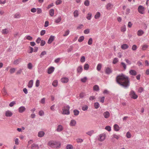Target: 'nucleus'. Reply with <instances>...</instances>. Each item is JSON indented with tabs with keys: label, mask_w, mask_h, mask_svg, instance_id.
Instances as JSON below:
<instances>
[{
	"label": "nucleus",
	"mask_w": 149,
	"mask_h": 149,
	"mask_svg": "<svg viewBox=\"0 0 149 149\" xmlns=\"http://www.w3.org/2000/svg\"><path fill=\"white\" fill-rule=\"evenodd\" d=\"M93 89L94 91H97L99 90V86L97 85H95L93 87Z\"/></svg>",
	"instance_id": "bb28decb"
},
{
	"label": "nucleus",
	"mask_w": 149,
	"mask_h": 149,
	"mask_svg": "<svg viewBox=\"0 0 149 149\" xmlns=\"http://www.w3.org/2000/svg\"><path fill=\"white\" fill-rule=\"evenodd\" d=\"M144 8L142 6H139L138 8V12L141 14H143L144 13Z\"/></svg>",
	"instance_id": "39448f33"
},
{
	"label": "nucleus",
	"mask_w": 149,
	"mask_h": 149,
	"mask_svg": "<svg viewBox=\"0 0 149 149\" xmlns=\"http://www.w3.org/2000/svg\"><path fill=\"white\" fill-rule=\"evenodd\" d=\"M100 16L101 14L100 12H97L95 15L94 17L95 19H98L100 17Z\"/></svg>",
	"instance_id": "393cba45"
},
{
	"label": "nucleus",
	"mask_w": 149,
	"mask_h": 149,
	"mask_svg": "<svg viewBox=\"0 0 149 149\" xmlns=\"http://www.w3.org/2000/svg\"><path fill=\"white\" fill-rule=\"evenodd\" d=\"M49 14L51 16H53L54 14V10L53 9H52L49 11Z\"/></svg>",
	"instance_id": "c756f323"
},
{
	"label": "nucleus",
	"mask_w": 149,
	"mask_h": 149,
	"mask_svg": "<svg viewBox=\"0 0 149 149\" xmlns=\"http://www.w3.org/2000/svg\"><path fill=\"white\" fill-rule=\"evenodd\" d=\"M103 115L105 118H108L110 116V113L108 111H106L104 112L103 113Z\"/></svg>",
	"instance_id": "9d476101"
},
{
	"label": "nucleus",
	"mask_w": 149,
	"mask_h": 149,
	"mask_svg": "<svg viewBox=\"0 0 149 149\" xmlns=\"http://www.w3.org/2000/svg\"><path fill=\"white\" fill-rule=\"evenodd\" d=\"M74 114L75 116H78L79 113V111L77 110V109H74L73 110V111Z\"/></svg>",
	"instance_id": "a878e982"
},
{
	"label": "nucleus",
	"mask_w": 149,
	"mask_h": 149,
	"mask_svg": "<svg viewBox=\"0 0 149 149\" xmlns=\"http://www.w3.org/2000/svg\"><path fill=\"white\" fill-rule=\"evenodd\" d=\"M74 17H77L79 15L78 12L77 10H76L74 12Z\"/></svg>",
	"instance_id": "49530a36"
},
{
	"label": "nucleus",
	"mask_w": 149,
	"mask_h": 149,
	"mask_svg": "<svg viewBox=\"0 0 149 149\" xmlns=\"http://www.w3.org/2000/svg\"><path fill=\"white\" fill-rule=\"evenodd\" d=\"M69 30H68L65 32V33L64 34H63V36L64 37L66 36L69 34Z\"/></svg>",
	"instance_id": "5fc2aeb1"
},
{
	"label": "nucleus",
	"mask_w": 149,
	"mask_h": 149,
	"mask_svg": "<svg viewBox=\"0 0 149 149\" xmlns=\"http://www.w3.org/2000/svg\"><path fill=\"white\" fill-rule=\"evenodd\" d=\"M88 108V107L87 105L83 106L82 107V109L84 111H86Z\"/></svg>",
	"instance_id": "37998d69"
},
{
	"label": "nucleus",
	"mask_w": 149,
	"mask_h": 149,
	"mask_svg": "<svg viewBox=\"0 0 149 149\" xmlns=\"http://www.w3.org/2000/svg\"><path fill=\"white\" fill-rule=\"evenodd\" d=\"M55 38V36L51 35L49 38L47 42V43L49 44H50L54 40Z\"/></svg>",
	"instance_id": "6e6552de"
},
{
	"label": "nucleus",
	"mask_w": 149,
	"mask_h": 149,
	"mask_svg": "<svg viewBox=\"0 0 149 149\" xmlns=\"http://www.w3.org/2000/svg\"><path fill=\"white\" fill-rule=\"evenodd\" d=\"M84 39V37L83 36H80L78 39V41L79 42H82Z\"/></svg>",
	"instance_id": "72a5a7b5"
},
{
	"label": "nucleus",
	"mask_w": 149,
	"mask_h": 149,
	"mask_svg": "<svg viewBox=\"0 0 149 149\" xmlns=\"http://www.w3.org/2000/svg\"><path fill=\"white\" fill-rule=\"evenodd\" d=\"M128 47V45L127 44H123L121 46V48L123 50L127 49Z\"/></svg>",
	"instance_id": "a211bd4d"
},
{
	"label": "nucleus",
	"mask_w": 149,
	"mask_h": 149,
	"mask_svg": "<svg viewBox=\"0 0 149 149\" xmlns=\"http://www.w3.org/2000/svg\"><path fill=\"white\" fill-rule=\"evenodd\" d=\"M32 65L31 63H29L27 65V68L28 69L31 70L32 68Z\"/></svg>",
	"instance_id": "a19ab883"
},
{
	"label": "nucleus",
	"mask_w": 149,
	"mask_h": 149,
	"mask_svg": "<svg viewBox=\"0 0 149 149\" xmlns=\"http://www.w3.org/2000/svg\"><path fill=\"white\" fill-rule=\"evenodd\" d=\"M46 43L45 41L43 40H41L40 42V45L41 46H44Z\"/></svg>",
	"instance_id": "de8ad7c7"
},
{
	"label": "nucleus",
	"mask_w": 149,
	"mask_h": 149,
	"mask_svg": "<svg viewBox=\"0 0 149 149\" xmlns=\"http://www.w3.org/2000/svg\"><path fill=\"white\" fill-rule=\"evenodd\" d=\"M33 81L31 80L29 82L28 86L29 88H31L33 86Z\"/></svg>",
	"instance_id": "6ab92c4d"
},
{
	"label": "nucleus",
	"mask_w": 149,
	"mask_h": 149,
	"mask_svg": "<svg viewBox=\"0 0 149 149\" xmlns=\"http://www.w3.org/2000/svg\"><path fill=\"white\" fill-rule=\"evenodd\" d=\"M68 79L67 77H64L62 78L61 79V81L63 83H65L68 82Z\"/></svg>",
	"instance_id": "4468645a"
},
{
	"label": "nucleus",
	"mask_w": 149,
	"mask_h": 149,
	"mask_svg": "<svg viewBox=\"0 0 149 149\" xmlns=\"http://www.w3.org/2000/svg\"><path fill=\"white\" fill-rule=\"evenodd\" d=\"M121 65L124 68V69L125 70L126 69V65L125 63H124L123 62H121Z\"/></svg>",
	"instance_id": "774afa93"
},
{
	"label": "nucleus",
	"mask_w": 149,
	"mask_h": 149,
	"mask_svg": "<svg viewBox=\"0 0 149 149\" xmlns=\"http://www.w3.org/2000/svg\"><path fill=\"white\" fill-rule=\"evenodd\" d=\"M137 49V47L135 45H132V49L133 51L136 50Z\"/></svg>",
	"instance_id": "8fccbe9b"
},
{
	"label": "nucleus",
	"mask_w": 149,
	"mask_h": 149,
	"mask_svg": "<svg viewBox=\"0 0 149 149\" xmlns=\"http://www.w3.org/2000/svg\"><path fill=\"white\" fill-rule=\"evenodd\" d=\"M88 16L86 17V18L88 19V20H90L91 19V16H92V14L91 13H88Z\"/></svg>",
	"instance_id": "79ce46f5"
},
{
	"label": "nucleus",
	"mask_w": 149,
	"mask_h": 149,
	"mask_svg": "<svg viewBox=\"0 0 149 149\" xmlns=\"http://www.w3.org/2000/svg\"><path fill=\"white\" fill-rule=\"evenodd\" d=\"M101 67H102L101 64L100 63L98 64L97 66V70L98 71H100L101 69Z\"/></svg>",
	"instance_id": "58836bf2"
},
{
	"label": "nucleus",
	"mask_w": 149,
	"mask_h": 149,
	"mask_svg": "<svg viewBox=\"0 0 149 149\" xmlns=\"http://www.w3.org/2000/svg\"><path fill=\"white\" fill-rule=\"evenodd\" d=\"M70 107L69 105H67L66 106L64 107L62 109L63 112L62 113L63 114L69 115L70 113L69 109Z\"/></svg>",
	"instance_id": "7ed1b4c3"
},
{
	"label": "nucleus",
	"mask_w": 149,
	"mask_h": 149,
	"mask_svg": "<svg viewBox=\"0 0 149 149\" xmlns=\"http://www.w3.org/2000/svg\"><path fill=\"white\" fill-rule=\"evenodd\" d=\"M129 95L132 98L134 99H137L138 97V95L136 94L135 92L133 90H132L130 92Z\"/></svg>",
	"instance_id": "20e7f679"
},
{
	"label": "nucleus",
	"mask_w": 149,
	"mask_h": 149,
	"mask_svg": "<svg viewBox=\"0 0 149 149\" xmlns=\"http://www.w3.org/2000/svg\"><path fill=\"white\" fill-rule=\"evenodd\" d=\"M144 31L140 29L137 32V35L139 36H141L144 33Z\"/></svg>",
	"instance_id": "5701e85b"
},
{
	"label": "nucleus",
	"mask_w": 149,
	"mask_h": 149,
	"mask_svg": "<svg viewBox=\"0 0 149 149\" xmlns=\"http://www.w3.org/2000/svg\"><path fill=\"white\" fill-rule=\"evenodd\" d=\"M112 6V5L110 3H109L107 4L106 8L107 9L109 10L111 8Z\"/></svg>",
	"instance_id": "c85d7f7f"
},
{
	"label": "nucleus",
	"mask_w": 149,
	"mask_h": 149,
	"mask_svg": "<svg viewBox=\"0 0 149 149\" xmlns=\"http://www.w3.org/2000/svg\"><path fill=\"white\" fill-rule=\"evenodd\" d=\"M87 79V78L86 77H84L83 78H81V81L83 83H85L86 82V80Z\"/></svg>",
	"instance_id": "a18cd8bd"
},
{
	"label": "nucleus",
	"mask_w": 149,
	"mask_h": 149,
	"mask_svg": "<svg viewBox=\"0 0 149 149\" xmlns=\"http://www.w3.org/2000/svg\"><path fill=\"white\" fill-rule=\"evenodd\" d=\"M13 115V113L9 110L6 112L5 115L7 117H11Z\"/></svg>",
	"instance_id": "9b49d317"
},
{
	"label": "nucleus",
	"mask_w": 149,
	"mask_h": 149,
	"mask_svg": "<svg viewBox=\"0 0 149 149\" xmlns=\"http://www.w3.org/2000/svg\"><path fill=\"white\" fill-rule=\"evenodd\" d=\"M48 145L52 148H59L61 144L59 142L51 141L48 143Z\"/></svg>",
	"instance_id": "f03ea898"
},
{
	"label": "nucleus",
	"mask_w": 149,
	"mask_h": 149,
	"mask_svg": "<svg viewBox=\"0 0 149 149\" xmlns=\"http://www.w3.org/2000/svg\"><path fill=\"white\" fill-rule=\"evenodd\" d=\"M113 138H116L117 139H118L120 137V136L119 135H118L115 134H114L113 135Z\"/></svg>",
	"instance_id": "680f3d73"
},
{
	"label": "nucleus",
	"mask_w": 149,
	"mask_h": 149,
	"mask_svg": "<svg viewBox=\"0 0 149 149\" xmlns=\"http://www.w3.org/2000/svg\"><path fill=\"white\" fill-rule=\"evenodd\" d=\"M61 17L60 16L58 17V18L55 20V22L56 23H58L61 21Z\"/></svg>",
	"instance_id": "f704fd0d"
},
{
	"label": "nucleus",
	"mask_w": 149,
	"mask_h": 149,
	"mask_svg": "<svg viewBox=\"0 0 149 149\" xmlns=\"http://www.w3.org/2000/svg\"><path fill=\"white\" fill-rule=\"evenodd\" d=\"M31 148L32 149H39V147L38 145L33 143L31 145Z\"/></svg>",
	"instance_id": "dca6fc26"
},
{
	"label": "nucleus",
	"mask_w": 149,
	"mask_h": 149,
	"mask_svg": "<svg viewBox=\"0 0 149 149\" xmlns=\"http://www.w3.org/2000/svg\"><path fill=\"white\" fill-rule=\"evenodd\" d=\"M105 72L107 74H109L112 73V70L111 68L109 67L105 68Z\"/></svg>",
	"instance_id": "423d86ee"
},
{
	"label": "nucleus",
	"mask_w": 149,
	"mask_h": 149,
	"mask_svg": "<svg viewBox=\"0 0 149 149\" xmlns=\"http://www.w3.org/2000/svg\"><path fill=\"white\" fill-rule=\"evenodd\" d=\"M15 104L16 102L15 101H13L10 103L9 105L10 107H12L14 105V104Z\"/></svg>",
	"instance_id": "338daca9"
},
{
	"label": "nucleus",
	"mask_w": 149,
	"mask_h": 149,
	"mask_svg": "<svg viewBox=\"0 0 149 149\" xmlns=\"http://www.w3.org/2000/svg\"><path fill=\"white\" fill-rule=\"evenodd\" d=\"M15 71V69L14 68H11L10 70V72L11 74L14 73Z\"/></svg>",
	"instance_id": "3c124183"
},
{
	"label": "nucleus",
	"mask_w": 149,
	"mask_h": 149,
	"mask_svg": "<svg viewBox=\"0 0 149 149\" xmlns=\"http://www.w3.org/2000/svg\"><path fill=\"white\" fill-rule=\"evenodd\" d=\"M73 48V47L72 46H70L67 50V52H70L72 50Z\"/></svg>",
	"instance_id": "603ef678"
},
{
	"label": "nucleus",
	"mask_w": 149,
	"mask_h": 149,
	"mask_svg": "<svg viewBox=\"0 0 149 149\" xmlns=\"http://www.w3.org/2000/svg\"><path fill=\"white\" fill-rule=\"evenodd\" d=\"M66 148L67 149H73V147L72 145L68 144L66 146Z\"/></svg>",
	"instance_id": "4c0bfd02"
},
{
	"label": "nucleus",
	"mask_w": 149,
	"mask_h": 149,
	"mask_svg": "<svg viewBox=\"0 0 149 149\" xmlns=\"http://www.w3.org/2000/svg\"><path fill=\"white\" fill-rule=\"evenodd\" d=\"M63 129V126L61 125H59L58 126L56 130L58 132H60L62 131Z\"/></svg>",
	"instance_id": "1a4fd4ad"
},
{
	"label": "nucleus",
	"mask_w": 149,
	"mask_h": 149,
	"mask_svg": "<svg viewBox=\"0 0 149 149\" xmlns=\"http://www.w3.org/2000/svg\"><path fill=\"white\" fill-rule=\"evenodd\" d=\"M46 33V31L45 30H43L41 31L40 33V35L41 36H43Z\"/></svg>",
	"instance_id": "13d9d810"
},
{
	"label": "nucleus",
	"mask_w": 149,
	"mask_h": 149,
	"mask_svg": "<svg viewBox=\"0 0 149 149\" xmlns=\"http://www.w3.org/2000/svg\"><path fill=\"white\" fill-rule=\"evenodd\" d=\"M21 61V59L20 58H18L15 60L13 64L15 65H17Z\"/></svg>",
	"instance_id": "b1692460"
},
{
	"label": "nucleus",
	"mask_w": 149,
	"mask_h": 149,
	"mask_svg": "<svg viewBox=\"0 0 149 149\" xmlns=\"http://www.w3.org/2000/svg\"><path fill=\"white\" fill-rule=\"evenodd\" d=\"M84 4L86 6H88L89 5V1L88 0H86L84 2Z\"/></svg>",
	"instance_id": "c03bdc74"
},
{
	"label": "nucleus",
	"mask_w": 149,
	"mask_h": 149,
	"mask_svg": "<svg viewBox=\"0 0 149 149\" xmlns=\"http://www.w3.org/2000/svg\"><path fill=\"white\" fill-rule=\"evenodd\" d=\"M83 70L82 66L80 65L78 67L77 69V72L78 73L80 74Z\"/></svg>",
	"instance_id": "f3484780"
},
{
	"label": "nucleus",
	"mask_w": 149,
	"mask_h": 149,
	"mask_svg": "<svg viewBox=\"0 0 149 149\" xmlns=\"http://www.w3.org/2000/svg\"><path fill=\"white\" fill-rule=\"evenodd\" d=\"M81 62L83 63L85 61V58L84 56H82L80 59Z\"/></svg>",
	"instance_id": "bf43d9fd"
},
{
	"label": "nucleus",
	"mask_w": 149,
	"mask_h": 149,
	"mask_svg": "<svg viewBox=\"0 0 149 149\" xmlns=\"http://www.w3.org/2000/svg\"><path fill=\"white\" fill-rule=\"evenodd\" d=\"M94 106L95 109H97L99 108L100 104L98 102H95L94 104Z\"/></svg>",
	"instance_id": "473e14b6"
},
{
	"label": "nucleus",
	"mask_w": 149,
	"mask_h": 149,
	"mask_svg": "<svg viewBox=\"0 0 149 149\" xmlns=\"http://www.w3.org/2000/svg\"><path fill=\"white\" fill-rule=\"evenodd\" d=\"M114 130L116 131H118L120 129V127L117 124H115L113 126Z\"/></svg>",
	"instance_id": "aec40b11"
},
{
	"label": "nucleus",
	"mask_w": 149,
	"mask_h": 149,
	"mask_svg": "<svg viewBox=\"0 0 149 149\" xmlns=\"http://www.w3.org/2000/svg\"><path fill=\"white\" fill-rule=\"evenodd\" d=\"M62 1L61 0H57L56 2V5H58L61 4L62 3Z\"/></svg>",
	"instance_id": "e2e57ef3"
},
{
	"label": "nucleus",
	"mask_w": 149,
	"mask_h": 149,
	"mask_svg": "<svg viewBox=\"0 0 149 149\" xmlns=\"http://www.w3.org/2000/svg\"><path fill=\"white\" fill-rule=\"evenodd\" d=\"M54 68L53 67H51L48 69V73L51 74L52 73L54 70Z\"/></svg>",
	"instance_id": "f8f14e48"
},
{
	"label": "nucleus",
	"mask_w": 149,
	"mask_h": 149,
	"mask_svg": "<svg viewBox=\"0 0 149 149\" xmlns=\"http://www.w3.org/2000/svg\"><path fill=\"white\" fill-rule=\"evenodd\" d=\"M93 39L92 38H90L89 39L88 42V44L89 45H91L92 43Z\"/></svg>",
	"instance_id": "09e8293b"
},
{
	"label": "nucleus",
	"mask_w": 149,
	"mask_h": 149,
	"mask_svg": "<svg viewBox=\"0 0 149 149\" xmlns=\"http://www.w3.org/2000/svg\"><path fill=\"white\" fill-rule=\"evenodd\" d=\"M118 61V59L117 58H114L113 61V63L114 64H116Z\"/></svg>",
	"instance_id": "864d4df0"
},
{
	"label": "nucleus",
	"mask_w": 149,
	"mask_h": 149,
	"mask_svg": "<svg viewBox=\"0 0 149 149\" xmlns=\"http://www.w3.org/2000/svg\"><path fill=\"white\" fill-rule=\"evenodd\" d=\"M2 93L4 95H6L7 94V93L5 88H4L2 90Z\"/></svg>",
	"instance_id": "7c9ffc66"
},
{
	"label": "nucleus",
	"mask_w": 149,
	"mask_h": 149,
	"mask_svg": "<svg viewBox=\"0 0 149 149\" xmlns=\"http://www.w3.org/2000/svg\"><path fill=\"white\" fill-rule=\"evenodd\" d=\"M76 124V121L74 120H71L70 125L71 126H74Z\"/></svg>",
	"instance_id": "2eb2a0df"
},
{
	"label": "nucleus",
	"mask_w": 149,
	"mask_h": 149,
	"mask_svg": "<svg viewBox=\"0 0 149 149\" xmlns=\"http://www.w3.org/2000/svg\"><path fill=\"white\" fill-rule=\"evenodd\" d=\"M46 54H47V52H46L45 51H43L41 53V54L40 55V58H42L43 56H44V55H46Z\"/></svg>",
	"instance_id": "ea45409f"
},
{
	"label": "nucleus",
	"mask_w": 149,
	"mask_h": 149,
	"mask_svg": "<svg viewBox=\"0 0 149 149\" xmlns=\"http://www.w3.org/2000/svg\"><path fill=\"white\" fill-rule=\"evenodd\" d=\"M130 74L132 75H136V72L134 70H131L129 71Z\"/></svg>",
	"instance_id": "4be33fe9"
},
{
	"label": "nucleus",
	"mask_w": 149,
	"mask_h": 149,
	"mask_svg": "<svg viewBox=\"0 0 149 149\" xmlns=\"http://www.w3.org/2000/svg\"><path fill=\"white\" fill-rule=\"evenodd\" d=\"M105 129L108 130V131H110L111 130V127L109 126H107L105 127Z\"/></svg>",
	"instance_id": "0e129e2a"
},
{
	"label": "nucleus",
	"mask_w": 149,
	"mask_h": 149,
	"mask_svg": "<svg viewBox=\"0 0 149 149\" xmlns=\"http://www.w3.org/2000/svg\"><path fill=\"white\" fill-rule=\"evenodd\" d=\"M94 131L91 130L86 132V134L88 135L91 136L94 133Z\"/></svg>",
	"instance_id": "e433bc0d"
},
{
	"label": "nucleus",
	"mask_w": 149,
	"mask_h": 149,
	"mask_svg": "<svg viewBox=\"0 0 149 149\" xmlns=\"http://www.w3.org/2000/svg\"><path fill=\"white\" fill-rule=\"evenodd\" d=\"M89 68V65L87 63L85 64L84 66V69L85 70H87Z\"/></svg>",
	"instance_id": "c9c22d12"
},
{
	"label": "nucleus",
	"mask_w": 149,
	"mask_h": 149,
	"mask_svg": "<svg viewBox=\"0 0 149 149\" xmlns=\"http://www.w3.org/2000/svg\"><path fill=\"white\" fill-rule=\"evenodd\" d=\"M126 136L128 138H130L131 136V134L129 132H127Z\"/></svg>",
	"instance_id": "4d7b16f0"
},
{
	"label": "nucleus",
	"mask_w": 149,
	"mask_h": 149,
	"mask_svg": "<svg viewBox=\"0 0 149 149\" xmlns=\"http://www.w3.org/2000/svg\"><path fill=\"white\" fill-rule=\"evenodd\" d=\"M148 47V46L146 45H144L142 46V49L143 50H145Z\"/></svg>",
	"instance_id": "6e6d98bb"
},
{
	"label": "nucleus",
	"mask_w": 149,
	"mask_h": 149,
	"mask_svg": "<svg viewBox=\"0 0 149 149\" xmlns=\"http://www.w3.org/2000/svg\"><path fill=\"white\" fill-rule=\"evenodd\" d=\"M14 17L15 18H17L20 17V15L19 13H17L14 15Z\"/></svg>",
	"instance_id": "69168bd1"
},
{
	"label": "nucleus",
	"mask_w": 149,
	"mask_h": 149,
	"mask_svg": "<svg viewBox=\"0 0 149 149\" xmlns=\"http://www.w3.org/2000/svg\"><path fill=\"white\" fill-rule=\"evenodd\" d=\"M9 32L8 30L7 29H3L2 31V33L4 34H6L8 33Z\"/></svg>",
	"instance_id": "cd10ccee"
},
{
	"label": "nucleus",
	"mask_w": 149,
	"mask_h": 149,
	"mask_svg": "<svg viewBox=\"0 0 149 149\" xmlns=\"http://www.w3.org/2000/svg\"><path fill=\"white\" fill-rule=\"evenodd\" d=\"M40 85V81L39 80H37L36 82V86L38 87Z\"/></svg>",
	"instance_id": "052dcab7"
},
{
	"label": "nucleus",
	"mask_w": 149,
	"mask_h": 149,
	"mask_svg": "<svg viewBox=\"0 0 149 149\" xmlns=\"http://www.w3.org/2000/svg\"><path fill=\"white\" fill-rule=\"evenodd\" d=\"M106 136V135L105 134H100L99 136V141H102L105 139Z\"/></svg>",
	"instance_id": "0eeeda50"
},
{
	"label": "nucleus",
	"mask_w": 149,
	"mask_h": 149,
	"mask_svg": "<svg viewBox=\"0 0 149 149\" xmlns=\"http://www.w3.org/2000/svg\"><path fill=\"white\" fill-rule=\"evenodd\" d=\"M45 134V133L44 132L42 131H40L38 132V136L39 137H42L44 136Z\"/></svg>",
	"instance_id": "412c9836"
},
{
	"label": "nucleus",
	"mask_w": 149,
	"mask_h": 149,
	"mask_svg": "<svg viewBox=\"0 0 149 149\" xmlns=\"http://www.w3.org/2000/svg\"><path fill=\"white\" fill-rule=\"evenodd\" d=\"M117 84L124 88H128L130 85V81L129 77L121 74L118 75L116 78Z\"/></svg>",
	"instance_id": "f257e3e1"
},
{
	"label": "nucleus",
	"mask_w": 149,
	"mask_h": 149,
	"mask_svg": "<svg viewBox=\"0 0 149 149\" xmlns=\"http://www.w3.org/2000/svg\"><path fill=\"white\" fill-rule=\"evenodd\" d=\"M26 109L24 106H21L18 109V111L20 113H22Z\"/></svg>",
	"instance_id": "ddd939ff"
},
{
	"label": "nucleus",
	"mask_w": 149,
	"mask_h": 149,
	"mask_svg": "<svg viewBox=\"0 0 149 149\" xmlns=\"http://www.w3.org/2000/svg\"><path fill=\"white\" fill-rule=\"evenodd\" d=\"M52 85L54 87H56L58 85V81L56 80H54L52 83Z\"/></svg>",
	"instance_id": "2f4dec72"
}]
</instances>
